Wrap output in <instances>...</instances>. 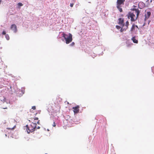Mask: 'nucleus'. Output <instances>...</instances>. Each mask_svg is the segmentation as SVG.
<instances>
[{"label": "nucleus", "mask_w": 154, "mask_h": 154, "mask_svg": "<svg viewBox=\"0 0 154 154\" xmlns=\"http://www.w3.org/2000/svg\"><path fill=\"white\" fill-rule=\"evenodd\" d=\"M45 154H47V153H45Z\"/></svg>", "instance_id": "obj_27"}, {"label": "nucleus", "mask_w": 154, "mask_h": 154, "mask_svg": "<svg viewBox=\"0 0 154 154\" xmlns=\"http://www.w3.org/2000/svg\"><path fill=\"white\" fill-rule=\"evenodd\" d=\"M116 28L118 29H121V28H122V27L121 26H120L118 25L116 26Z\"/></svg>", "instance_id": "obj_12"}, {"label": "nucleus", "mask_w": 154, "mask_h": 154, "mask_svg": "<svg viewBox=\"0 0 154 154\" xmlns=\"http://www.w3.org/2000/svg\"><path fill=\"white\" fill-rule=\"evenodd\" d=\"M125 0H117V8L120 12L122 11V9L121 8L122 5L124 4Z\"/></svg>", "instance_id": "obj_5"}, {"label": "nucleus", "mask_w": 154, "mask_h": 154, "mask_svg": "<svg viewBox=\"0 0 154 154\" xmlns=\"http://www.w3.org/2000/svg\"><path fill=\"white\" fill-rule=\"evenodd\" d=\"M3 108L4 109H7V107H6Z\"/></svg>", "instance_id": "obj_24"}, {"label": "nucleus", "mask_w": 154, "mask_h": 154, "mask_svg": "<svg viewBox=\"0 0 154 154\" xmlns=\"http://www.w3.org/2000/svg\"><path fill=\"white\" fill-rule=\"evenodd\" d=\"M18 5L20 6H22L23 5V4L22 3L19 2L18 3Z\"/></svg>", "instance_id": "obj_14"}, {"label": "nucleus", "mask_w": 154, "mask_h": 154, "mask_svg": "<svg viewBox=\"0 0 154 154\" xmlns=\"http://www.w3.org/2000/svg\"><path fill=\"white\" fill-rule=\"evenodd\" d=\"M140 13L138 9L136 8L134 9L132 12L128 13V19L130 18L131 21H135L137 20Z\"/></svg>", "instance_id": "obj_1"}, {"label": "nucleus", "mask_w": 154, "mask_h": 154, "mask_svg": "<svg viewBox=\"0 0 154 154\" xmlns=\"http://www.w3.org/2000/svg\"><path fill=\"white\" fill-rule=\"evenodd\" d=\"M11 29L13 30L14 32H16L17 31L16 26L15 24H12L11 27Z\"/></svg>", "instance_id": "obj_9"}, {"label": "nucleus", "mask_w": 154, "mask_h": 154, "mask_svg": "<svg viewBox=\"0 0 154 154\" xmlns=\"http://www.w3.org/2000/svg\"><path fill=\"white\" fill-rule=\"evenodd\" d=\"M37 123L38 124H40V120H39L37 122Z\"/></svg>", "instance_id": "obj_21"}, {"label": "nucleus", "mask_w": 154, "mask_h": 154, "mask_svg": "<svg viewBox=\"0 0 154 154\" xmlns=\"http://www.w3.org/2000/svg\"><path fill=\"white\" fill-rule=\"evenodd\" d=\"M119 23L120 25L122 26V28L120 30L121 32L125 31L128 28L129 22L128 21L126 22L125 25L124 23L123 19L120 18L119 19Z\"/></svg>", "instance_id": "obj_2"}, {"label": "nucleus", "mask_w": 154, "mask_h": 154, "mask_svg": "<svg viewBox=\"0 0 154 154\" xmlns=\"http://www.w3.org/2000/svg\"><path fill=\"white\" fill-rule=\"evenodd\" d=\"M75 45V43L74 42H72L70 45L72 46H74Z\"/></svg>", "instance_id": "obj_15"}, {"label": "nucleus", "mask_w": 154, "mask_h": 154, "mask_svg": "<svg viewBox=\"0 0 154 154\" xmlns=\"http://www.w3.org/2000/svg\"><path fill=\"white\" fill-rule=\"evenodd\" d=\"M52 125L54 127H55L56 126V124L54 122L53 124Z\"/></svg>", "instance_id": "obj_16"}, {"label": "nucleus", "mask_w": 154, "mask_h": 154, "mask_svg": "<svg viewBox=\"0 0 154 154\" xmlns=\"http://www.w3.org/2000/svg\"><path fill=\"white\" fill-rule=\"evenodd\" d=\"M2 34L3 35H6V32L5 31H3L2 32Z\"/></svg>", "instance_id": "obj_18"}, {"label": "nucleus", "mask_w": 154, "mask_h": 154, "mask_svg": "<svg viewBox=\"0 0 154 154\" xmlns=\"http://www.w3.org/2000/svg\"><path fill=\"white\" fill-rule=\"evenodd\" d=\"M73 3H70V6L71 7H72L73 6Z\"/></svg>", "instance_id": "obj_19"}, {"label": "nucleus", "mask_w": 154, "mask_h": 154, "mask_svg": "<svg viewBox=\"0 0 154 154\" xmlns=\"http://www.w3.org/2000/svg\"><path fill=\"white\" fill-rule=\"evenodd\" d=\"M36 123L32 122L31 124L29 126L27 125L26 127L27 132L29 133L34 131L35 129L36 128Z\"/></svg>", "instance_id": "obj_4"}, {"label": "nucleus", "mask_w": 154, "mask_h": 154, "mask_svg": "<svg viewBox=\"0 0 154 154\" xmlns=\"http://www.w3.org/2000/svg\"><path fill=\"white\" fill-rule=\"evenodd\" d=\"M138 30V28L137 26L134 25H133L131 29V33L132 34H137Z\"/></svg>", "instance_id": "obj_6"}, {"label": "nucleus", "mask_w": 154, "mask_h": 154, "mask_svg": "<svg viewBox=\"0 0 154 154\" xmlns=\"http://www.w3.org/2000/svg\"><path fill=\"white\" fill-rule=\"evenodd\" d=\"M34 120H38V117H35L34 118Z\"/></svg>", "instance_id": "obj_20"}, {"label": "nucleus", "mask_w": 154, "mask_h": 154, "mask_svg": "<svg viewBox=\"0 0 154 154\" xmlns=\"http://www.w3.org/2000/svg\"><path fill=\"white\" fill-rule=\"evenodd\" d=\"M57 104H59V103H58V102H57Z\"/></svg>", "instance_id": "obj_26"}, {"label": "nucleus", "mask_w": 154, "mask_h": 154, "mask_svg": "<svg viewBox=\"0 0 154 154\" xmlns=\"http://www.w3.org/2000/svg\"><path fill=\"white\" fill-rule=\"evenodd\" d=\"M62 36L65 40L66 43V44H68L72 42V35L69 33L68 35L64 33L63 32L62 33Z\"/></svg>", "instance_id": "obj_3"}, {"label": "nucleus", "mask_w": 154, "mask_h": 154, "mask_svg": "<svg viewBox=\"0 0 154 154\" xmlns=\"http://www.w3.org/2000/svg\"><path fill=\"white\" fill-rule=\"evenodd\" d=\"M131 39L133 41V42L134 43H138V41L137 39H136L135 38V37H133L132 38H131Z\"/></svg>", "instance_id": "obj_10"}, {"label": "nucleus", "mask_w": 154, "mask_h": 154, "mask_svg": "<svg viewBox=\"0 0 154 154\" xmlns=\"http://www.w3.org/2000/svg\"><path fill=\"white\" fill-rule=\"evenodd\" d=\"M150 21V20H148V24L149 25V23Z\"/></svg>", "instance_id": "obj_22"}, {"label": "nucleus", "mask_w": 154, "mask_h": 154, "mask_svg": "<svg viewBox=\"0 0 154 154\" xmlns=\"http://www.w3.org/2000/svg\"><path fill=\"white\" fill-rule=\"evenodd\" d=\"M5 37H6V39L8 40L9 39V36L8 35V34H6L5 35Z\"/></svg>", "instance_id": "obj_11"}, {"label": "nucleus", "mask_w": 154, "mask_h": 154, "mask_svg": "<svg viewBox=\"0 0 154 154\" xmlns=\"http://www.w3.org/2000/svg\"><path fill=\"white\" fill-rule=\"evenodd\" d=\"M152 2V0H151L150 1V3H151V2Z\"/></svg>", "instance_id": "obj_25"}, {"label": "nucleus", "mask_w": 154, "mask_h": 154, "mask_svg": "<svg viewBox=\"0 0 154 154\" xmlns=\"http://www.w3.org/2000/svg\"><path fill=\"white\" fill-rule=\"evenodd\" d=\"M40 128V127H39V126H38V127H37V128L38 129H39Z\"/></svg>", "instance_id": "obj_23"}, {"label": "nucleus", "mask_w": 154, "mask_h": 154, "mask_svg": "<svg viewBox=\"0 0 154 154\" xmlns=\"http://www.w3.org/2000/svg\"><path fill=\"white\" fill-rule=\"evenodd\" d=\"M15 125L13 128H7V129H9V130H13V129H14L15 128Z\"/></svg>", "instance_id": "obj_13"}, {"label": "nucleus", "mask_w": 154, "mask_h": 154, "mask_svg": "<svg viewBox=\"0 0 154 154\" xmlns=\"http://www.w3.org/2000/svg\"><path fill=\"white\" fill-rule=\"evenodd\" d=\"M32 109H33V110H35L36 109V107L35 106H33L32 107Z\"/></svg>", "instance_id": "obj_17"}, {"label": "nucleus", "mask_w": 154, "mask_h": 154, "mask_svg": "<svg viewBox=\"0 0 154 154\" xmlns=\"http://www.w3.org/2000/svg\"><path fill=\"white\" fill-rule=\"evenodd\" d=\"M79 106L78 105H77L75 107H72L74 113H77L79 112Z\"/></svg>", "instance_id": "obj_8"}, {"label": "nucleus", "mask_w": 154, "mask_h": 154, "mask_svg": "<svg viewBox=\"0 0 154 154\" xmlns=\"http://www.w3.org/2000/svg\"><path fill=\"white\" fill-rule=\"evenodd\" d=\"M151 15V12L149 11H148L145 14V17L144 18V22L143 25V26H144L146 24V20L149 18Z\"/></svg>", "instance_id": "obj_7"}]
</instances>
